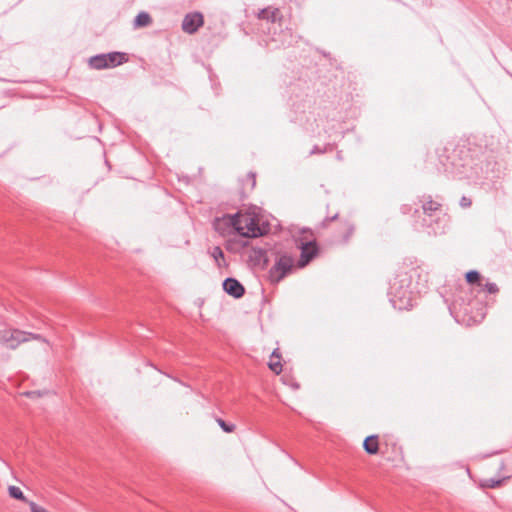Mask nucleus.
Segmentation results:
<instances>
[{
	"instance_id": "obj_1",
	"label": "nucleus",
	"mask_w": 512,
	"mask_h": 512,
	"mask_svg": "<svg viewBox=\"0 0 512 512\" xmlns=\"http://www.w3.org/2000/svg\"><path fill=\"white\" fill-rule=\"evenodd\" d=\"M421 203V210L414 209L413 211V227L415 230L424 228H432L434 235L443 233V230L438 231L433 227L434 224L439 223V214L442 211V204L432 199L431 195H423L419 198Z\"/></svg>"
},
{
	"instance_id": "obj_2",
	"label": "nucleus",
	"mask_w": 512,
	"mask_h": 512,
	"mask_svg": "<svg viewBox=\"0 0 512 512\" xmlns=\"http://www.w3.org/2000/svg\"><path fill=\"white\" fill-rule=\"evenodd\" d=\"M271 255H275V263L269 270V280L271 283H279L292 271L294 259L287 253L271 252Z\"/></svg>"
},
{
	"instance_id": "obj_3",
	"label": "nucleus",
	"mask_w": 512,
	"mask_h": 512,
	"mask_svg": "<svg viewBox=\"0 0 512 512\" xmlns=\"http://www.w3.org/2000/svg\"><path fill=\"white\" fill-rule=\"evenodd\" d=\"M213 228L221 236H229L238 233L242 229L241 214L223 215L213 221Z\"/></svg>"
},
{
	"instance_id": "obj_4",
	"label": "nucleus",
	"mask_w": 512,
	"mask_h": 512,
	"mask_svg": "<svg viewBox=\"0 0 512 512\" xmlns=\"http://www.w3.org/2000/svg\"><path fill=\"white\" fill-rule=\"evenodd\" d=\"M26 342L25 331L19 329L0 330V343L9 349H16Z\"/></svg>"
},
{
	"instance_id": "obj_5",
	"label": "nucleus",
	"mask_w": 512,
	"mask_h": 512,
	"mask_svg": "<svg viewBox=\"0 0 512 512\" xmlns=\"http://www.w3.org/2000/svg\"><path fill=\"white\" fill-rule=\"evenodd\" d=\"M204 23L200 12L188 13L182 21V30L188 34H194Z\"/></svg>"
},
{
	"instance_id": "obj_6",
	"label": "nucleus",
	"mask_w": 512,
	"mask_h": 512,
	"mask_svg": "<svg viewBox=\"0 0 512 512\" xmlns=\"http://www.w3.org/2000/svg\"><path fill=\"white\" fill-rule=\"evenodd\" d=\"M242 229L238 234L244 237H258L262 235V230L258 223L249 215H241Z\"/></svg>"
},
{
	"instance_id": "obj_7",
	"label": "nucleus",
	"mask_w": 512,
	"mask_h": 512,
	"mask_svg": "<svg viewBox=\"0 0 512 512\" xmlns=\"http://www.w3.org/2000/svg\"><path fill=\"white\" fill-rule=\"evenodd\" d=\"M249 261L261 269H265L270 261L268 250L263 247H253L249 254Z\"/></svg>"
},
{
	"instance_id": "obj_8",
	"label": "nucleus",
	"mask_w": 512,
	"mask_h": 512,
	"mask_svg": "<svg viewBox=\"0 0 512 512\" xmlns=\"http://www.w3.org/2000/svg\"><path fill=\"white\" fill-rule=\"evenodd\" d=\"M223 290L230 296L239 299L245 294L244 286L236 278L228 277L223 281Z\"/></svg>"
},
{
	"instance_id": "obj_9",
	"label": "nucleus",
	"mask_w": 512,
	"mask_h": 512,
	"mask_svg": "<svg viewBox=\"0 0 512 512\" xmlns=\"http://www.w3.org/2000/svg\"><path fill=\"white\" fill-rule=\"evenodd\" d=\"M301 255L298 262L299 267L306 266L318 253V247L315 241L301 244Z\"/></svg>"
},
{
	"instance_id": "obj_10",
	"label": "nucleus",
	"mask_w": 512,
	"mask_h": 512,
	"mask_svg": "<svg viewBox=\"0 0 512 512\" xmlns=\"http://www.w3.org/2000/svg\"><path fill=\"white\" fill-rule=\"evenodd\" d=\"M446 153V148L437 150V157L439 161V166H437V169L439 172L453 173L457 165L454 163V161L450 160V156Z\"/></svg>"
},
{
	"instance_id": "obj_11",
	"label": "nucleus",
	"mask_w": 512,
	"mask_h": 512,
	"mask_svg": "<svg viewBox=\"0 0 512 512\" xmlns=\"http://www.w3.org/2000/svg\"><path fill=\"white\" fill-rule=\"evenodd\" d=\"M105 57L108 68L119 66L128 61L127 54L123 52L107 53L105 54Z\"/></svg>"
},
{
	"instance_id": "obj_12",
	"label": "nucleus",
	"mask_w": 512,
	"mask_h": 512,
	"mask_svg": "<svg viewBox=\"0 0 512 512\" xmlns=\"http://www.w3.org/2000/svg\"><path fill=\"white\" fill-rule=\"evenodd\" d=\"M363 449L369 455H376L379 451L378 435H370L363 441Z\"/></svg>"
},
{
	"instance_id": "obj_13",
	"label": "nucleus",
	"mask_w": 512,
	"mask_h": 512,
	"mask_svg": "<svg viewBox=\"0 0 512 512\" xmlns=\"http://www.w3.org/2000/svg\"><path fill=\"white\" fill-rule=\"evenodd\" d=\"M279 14V9L278 8H273L271 9L270 7H267V8H263L259 11L257 17L260 19V20H267L271 23H275L276 20H277V16Z\"/></svg>"
},
{
	"instance_id": "obj_14",
	"label": "nucleus",
	"mask_w": 512,
	"mask_h": 512,
	"mask_svg": "<svg viewBox=\"0 0 512 512\" xmlns=\"http://www.w3.org/2000/svg\"><path fill=\"white\" fill-rule=\"evenodd\" d=\"M256 186V174L249 172L242 180V193L246 194L254 190Z\"/></svg>"
},
{
	"instance_id": "obj_15",
	"label": "nucleus",
	"mask_w": 512,
	"mask_h": 512,
	"mask_svg": "<svg viewBox=\"0 0 512 512\" xmlns=\"http://www.w3.org/2000/svg\"><path fill=\"white\" fill-rule=\"evenodd\" d=\"M105 54H98L90 57L89 65L91 68L96 70L106 69L108 68V64L105 59Z\"/></svg>"
},
{
	"instance_id": "obj_16",
	"label": "nucleus",
	"mask_w": 512,
	"mask_h": 512,
	"mask_svg": "<svg viewBox=\"0 0 512 512\" xmlns=\"http://www.w3.org/2000/svg\"><path fill=\"white\" fill-rule=\"evenodd\" d=\"M152 22L151 16L147 12H140L134 19V27L140 28L148 26Z\"/></svg>"
},
{
	"instance_id": "obj_17",
	"label": "nucleus",
	"mask_w": 512,
	"mask_h": 512,
	"mask_svg": "<svg viewBox=\"0 0 512 512\" xmlns=\"http://www.w3.org/2000/svg\"><path fill=\"white\" fill-rule=\"evenodd\" d=\"M465 279L468 284L470 285H478L482 286L481 280L482 276L481 274L476 270H470L465 274Z\"/></svg>"
},
{
	"instance_id": "obj_18",
	"label": "nucleus",
	"mask_w": 512,
	"mask_h": 512,
	"mask_svg": "<svg viewBox=\"0 0 512 512\" xmlns=\"http://www.w3.org/2000/svg\"><path fill=\"white\" fill-rule=\"evenodd\" d=\"M8 493H9V496L11 498H14L16 500H19V501H22V502H25L28 504V500L27 498L25 497L24 493L22 492V490L17 487V486H14V485H11L8 487Z\"/></svg>"
},
{
	"instance_id": "obj_19",
	"label": "nucleus",
	"mask_w": 512,
	"mask_h": 512,
	"mask_svg": "<svg viewBox=\"0 0 512 512\" xmlns=\"http://www.w3.org/2000/svg\"><path fill=\"white\" fill-rule=\"evenodd\" d=\"M343 227H344V232L342 234V241L344 243H347L350 239V237L353 235L354 233V230H355V226L353 223H351L350 221H344L343 223Z\"/></svg>"
},
{
	"instance_id": "obj_20",
	"label": "nucleus",
	"mask_w": 512,
	"mask_h": 512,
	"mask_svg": "<svg viewBox=\"0 0 512 512\" xmlns=\"http://www.w3.org/2000/svg\"><path fill=\"white\" fill-rule=\"evenodd\" d=\"M211 257L215 260L218 267H221L220 260H224V253L221 247L215 246L210 251Z\"/></svg>"
},
{
	"instance_id": "obj_21",
	"label": "nucleus",
	"mask_w": 512,
	"mask_h": 512,
	"mask_svg": "<svg viewBox=\"0 0 512 512\" xmlns=\"http://www.w3.org/2000/svg\"><path fill=\"white\" fill-rule=\"evenodd\" d=\"M216 422L221 427V429L226 433H232L236 429V426L232 423H227L221 418H217Z\"/></svg>"
},
{
	"instance_id": "obj_22",
	"label": "nucleus",
	"mask_w": 512,
	"mask_h": 512,
	"mask_svg": "<svg viewBox=\"0 0 512 512\" xmlns=\"http://www.w3.org/2000/svg\"><path fill=\"white\" fill-rule=\"evenodd\" d=\"M268 366L276 374H280L282 372V364L280 360L270 358Z\"/></svg>"
},
{
	"instance_id": "obj_23",
	"label": "nucleus",
	"mask_w": 512,
	"mask_h": 512,
	"mask_svg": "<svg viewBox=\"0 0 512 512\" xmlns=\"http://www.w3.org/2000/svg\"><path fill=\"white\" fill-rule=\"evenodd\" d=\"M25 336H26V342H28L30 340H37V341H41V342H44L47 344L49 343L48 340L46 338H44L41 334H36V333L25 331Z\"/></svg>"
},
{
	"instance_id": "obj_24",
	"label": "nucleus",
	"mask_w": 512,
	"mask_h": 512,
	"mask_svg": "<svg viewBox=\"0 0 512 512\" xmlns=\"http://www.w3.org/2000/svg\"><path fill=\"white\" fill-rule=\"evenodd\" d=\"M395 286H396V282H394L392 285H391V294L394 295V297H399L400 299L402 298H409L408 295H409V291L408 290H403V291H400V292H396L394 291L395 290Z\"/></svg>"
},
{
	"instance_id": "obj_25",
	"label": "nucleus",
	"mask_w": 512,
	"mask_h": 512,
	"mask_svg": "<svg viewBox=\"0 0 512 512\" xmlns=\"http://www.w3.org/2000/svg\"><path fill=\"white\" fill-rule=\"evenodd\" d=\"M31 512H49L44 507L38 505L37 503L30 501L28 502Z\"/></svg>"
},
{
	"instance_id": "obj_26",
	"label": "nucleus",
	"mask_w": 512,
	"mask_h": 512,
	"mask_svg": "<svg viewBox=\"0 0 512 512\" xmlns=\"http://www.w3.org/2000/svg\"><path fill=\"white\" fill-rule=\"evenodd\" d=\"M338 216H339V215H338V213H335V214H333V215H331V216H327V217H326V218L321 222V227H323V228L328 227V225H329L331 222H333V221H335L336 219H338Z\"/></svg>"
},
{
	"instance_id": "obj_27",
	"label": "nucleus",
	"mask_w": 512,
	"mask_h": 512,
	"mask_svg": "<svg viewBox=\"0 0 512 512\" xmlns=\"http://www.w3.org/2000/svg\"><path fill=\"white\" fill-rule=\"evenodd\" d=\"M484 289L490 293V294H495L499 291V288L498 286L495 284V283H489L487 282L485 285H484Z\"/></svg>"
},
{
	"instance_id": "obj_28",
	"label": "nucleus",
	"mask_w": 512,
	"mask_h": 512,
	"mask_svg": "<svg viewBox=\"0 0 512 512\" xmlns=\"http://www.w3.org/2000/svg\"><path fill=\"white\" fill-rule=\"evenodd\" d=\"M471 205H472L471 199L466 196H462V198L460 199V206L462 208H469Z\"/></svg>"
},
{
	"instance_id": "obj_29",
	"label": "nucleus",
	"mask_w": 512,
	"mask_h": 512,
	"mask_svg": "<svg viewBox=\"0 0 512 512\" xmlns=\"http://www.w3.org/2000/svg\"><path fill=\"white\" fill-rule=\"evenodd\" d=\"M335 148V144L333 143H327L324 145V147H322V150H323V154L324 153H327V152H332Z\"/></svg>"
},
{
	"instance_id": "obj_30",
	"label": "nucleus",
	"mask_w": 512,
	"mask_h": 512,
	"mask_svg": "<svg viewBox=\"0 0 512 512\" xmlns=\"http://www.w3.org/2000/svg\"><path fill=\"white\" fill-rule=\"evenodd\" d=\"M323 154V150L320 146L314 145L310 151V155Z\"/></svg>"
},
{
	"instance_id": "obj_31",
	"label": "nucleus",
	"mask_w": 512,
	"mask_h": 512,
	"mask_svg": "<svg viewBox=\"0 0 512 512\" xmlns=\"http://www.w3.org/2000/svg\"><path fill=\"white\" fill-rule=\"evenodd\" d=\"M400 211L402 214L406 215L412 211V207L408 204H404L400 207Z\"/></svg>"
},
{
	"instance_id": "obj_32",
	"label": "nucleus",
	"mask_w": 512,
	"mask_h": 512,
	"mask_svg": "<svg viewBox=\"0 0 512 512\" xmlns=\"http://www.w3.org/2000/svg\"><path fill=\"white\" fill-rule=\"evenodd\" d=\"M501 480H493V479H490L489 480V483L487 484L488 487L490 488H495L497 486H499L501 484Z\"/></svg>"
},
{
	"instance_id": "obj_33",
	"label": "nucleus",
	"mask_w": 512,
	"mask_h": 512,
	"mask_svg": "<svg viewBox=\"0 0 512 512\" xmlns=\"http://www.w3.org/2000/svg\"><path fill=\"white\" fill-rule=\"evenodd\" d=\"M270 358H272V359H276V360H280V359H281V355H280V353H279V350H278V349H275V350L272 352V354H271Z\"/></svg>"
},
{
	"instance_id": "obj_34",
	"label": "nucleus",
	"mask_w": 512,
	"mask_h": 512,
	"mask_svg": "<svg viewBox=\"0 0 512 512\" xmlns=\"http://www.w3.org/2000/svg\"><path fill=\"white\" fill-rule=\"evenodd\" d=\"M26 395L28 397H40L42 395V392H40V391H30V392H27Z\"/></svg>"
}]
</instances>
